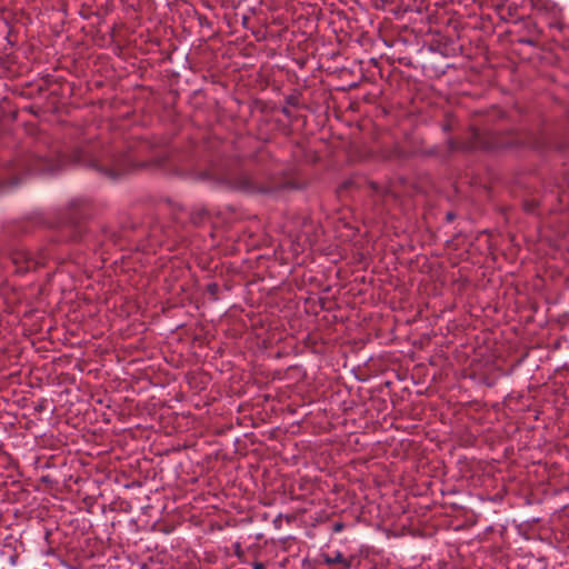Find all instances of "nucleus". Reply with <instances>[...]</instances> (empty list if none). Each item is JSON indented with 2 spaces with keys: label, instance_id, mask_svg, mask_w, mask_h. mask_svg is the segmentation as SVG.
Returning <instances> with one entry per match:
<instances>
[{
  "label": "nucleus",
  "instance_id": "f257e3e1",
  "mask_svg": "<svg viewBox=\"0 0 569 569\" xmlns=\"http://www.w3.org/2000/svg\"><path fill=\"white\" fill-rule=\"evenodd\" d=\"M323 562L326 565H335L338 563L342 567V569H349L351 567V561L343 557V555L339 551L335 553V556L322 555Z\"/></svg>",
  "mask_w": 569,
  "mask_h": 569
},
{
  "label": "nucleus",
  "instance_id": "f03ea898",
  "mask_svg": "<svg viewBox=\"0 0 569 569\" xmlns=\"http://www.w3.org/2000/svg\"><path fill=\"white\" fill-rule=\"evenodd\" d=\"M253 569H266L264 565L262 562H256L253 565Z\"/></svg>",
  "mask_w": 569,
  "mask_h": 569
},
{
  "label": "nucleus",
  "instance_id": "7ed1b4c3",
  "mask_svg": "<svg viewBox=\"0 0 569 569\" xmlns=\"http://www.w3.org/2000/svg\"><path fill=\"white\" fill-rule=\"evenodd\" d=\"M341 529H342V525H341V523H336V526H335V530H336V531H339V530H341Z\"/></svg>",
  "mask_w": 569,
  "mask_h": 569
}]
</instances>
